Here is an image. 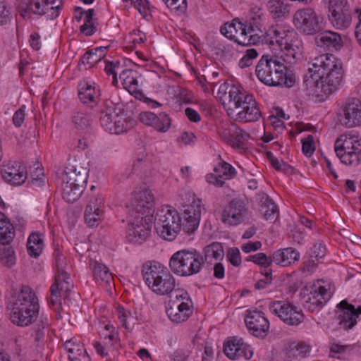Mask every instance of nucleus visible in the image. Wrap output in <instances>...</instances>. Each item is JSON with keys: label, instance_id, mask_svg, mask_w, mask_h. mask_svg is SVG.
Wrapping results in <instances>:
<instances>
[{"label": "nucleus", "instance_id": "obj_34", "mask_svg": "<svg viewBox=\"0 0 361 361\" xmlns=\"http://www.w3.org/2000/svg\"><path fill=\"white\" fill-rule=\"evenodd\" d=\"M107 47H99L87 51L82 57L81 61L88 68L100 61L106 54Z\"/></svg>", "mask_w": 361, "mask_h": 361}, {"label": "nucleus", "instance_id": "obj_64", "mask_svg": "<svg viewBox=\"0 0 361 361\" xmlns=\"http://www.w3.org/2000/svg\"><path fill=\"white\" fill-rule=\"evenodd\" d=\"M68 358L71 361H91L85 349L75 355H70Z\"/></svg>", "mask_w": 361, "mask_h": 361}, {"label": "nucleus", "instance_id": "obj_9", "mask_svg": "<svg viewBox=\"0 0 361 361\" xmlns=\"http://www.w3.org/2000/svg\"><path fill=\"white\" fill-rule=\"evenodd\" d=\"M62 5V0H20L18 8L24 19L31 18L33 13L53 20L59 16Z\"/></svg>", "mask_w": 361, "mask_h": 361}, {"label": "nucleus", "instance_id": "obj_11", "mask_svg": "<svg viewBox=\"0 0 361 361\" xmlns=\"http://www.w3.org/2000/svg\"><path fill=\"white\" fill-rule=\"evenodd\" d=\"M192 301L189 298L188 293L177 289L171 296L166 307V314L169 319L176 323L186 321L192 313Z\"/></svg>", "mask_w": 361, "mask_h": 361}, {"label": "nucleus", "instance_id": "obj_31", "mask_svg": "<svg viewBox=\"0 0 361 361\" xmlns=\"http://www.w3.org/2000/svg\"><path fill=\"white\" fill-rule=\"evenodd\" d=\"M299 253L292 247L278 250L272 255V260L277 265L287 267L299 259Z\"/></svg>", "mask_w": 361, "mask_h": 361}, {"label": "nucleus", "instance_id": "obj_54", "mask_svg": "<svg viewBox=\"0 0 361 361\" xmlns=\"http://www.w3.org/2000/svg\"><path fill=\"white\" fill-rule=\"evenodd\" d=\"M328 8L329 13L350 9L347 0H329Z\"/></svg>", "mask_w": 361, "mask_h": 361}, {"label": "nucleus", "instance_id": "obj_56", "mask_svg": "<svg viewBox=\"0 0 361 361\" xmlns=\"http://www.w3.org/2000/svg\"><path fill=\"white\" fill-rule=\"evenodd\" d=\"M302 150L307 157H310L314 152V137L312 135H309L302 140Z\"/></svg>", "mask_w": 361, "mask_h": 361}, {"label": "nucleus", "instance_id": "obj_1", "mask_svg": "<svg viewBox=\"0 0 361 361\" xmlns=\"http://www.w3.org/2000/svg\"><path fill=\"white\" fill-rule=\"evenodd\" d=\"M184 207L183 224L179 213L171 207L166 206L157 212L154 219V228L161 238L171 241L176 237L181 228L188 235L197 231L202 212H205L202 200L194 199Z\"/></svg>", "mask_w": 361, "mask_h": 361}, {"label": "nucleus", "instance_id": "obj_8", "mask_svg": "<svg viewBox=\"0 0 361 361\" xmlns=\"http://www.w3.org/2000/svg\"><path fill=\"white\" fill-rule=\"evenodd\" d=\"M293 23L304 35H314L322 31L326 25L323 15L312 7L298 9L293 14Z\"/></svg>", "mask_w": 361, "mask_h": 361}, {"label": "nucleus", "instance_id": "obj_36", "mask_svg": "<svg viewBox=\"0 0 361 361\" xmlns=\"http://www.w3.org/2000/svg\"><path fill=\"white\" fill-rule=\"evenodd\" d=\"M90 267L92 270L93 276L96 281H104L110 283L113 277L109 268L104 264L97 261H90Z\"/></svg>", "mask_w": 361, "mask_h": 361}, {"label": "nucleus", "instance_id": "obj_2", "mask_svg": "<svg viewBox=\"0 0 361 361\" xmlns=\"http://www.w3.org/2000/svg\"><path fill=\"white\" fill-rule=\"evenodd\" d=\"M308 65L304 75L307 89L317 88L326 96L338 90L344 74L340 59L331 54H322L313 58Z\"/></svg>", "mask_w": 361, "mask_h": 361}, {"label": "nucleus", "instance_id": "obj_12", "mask_svg": "<svg viewBox=\"0 0 361 361\" xmlns=\"http://www.w3.org/2000/svg\"><path fill=\"white\" fill-rule=\"evenodd\" d=\"M263 13L259 7L255 6L250 8V17L245 23H238L240 30H242L243 40L238 41V44L243 46L256 44L259 42V33L262 30V18Z\"/></svg>", "mask_w": 361, "mask_h": 361}, {"label": "nucleus", "instance_id": "obj_43", "mask_svg": "<svg viewBox=\"0 0 361 361\" xmlns=\"http://www.w3.org/2000/svg\"><path fill=\"white\" fill-rule=\"evenodd\" d=\"M268 6L274 18H279L288 13V9L283 0H269Z\"/></svg>", "mask_w": 361, "mask_h": 361}, {"label": "nucleus", "instance_id": "obj_30", "mask_svg": "<svg viewBox=\"0 0 361 361\" xmlns=\"http://www.w3.org/2000/svg\"><path fill=\"white\" fill-rule=\"evenodd\" d=\"M137 75L135 71L125 69L120 73L119 78L124 88L137 98L142 95V92L138 89Z\"/></svg>", "mask_w": 361, "mask_h": 361}, {"label": "nucleus", "instance_id": "obj_38", "mask_svg": "<svg viewBox=\"0 0 361 361\" xmlns=\"http://www.w3.org/2000/svg\"><path fill=\"white\" fill-rule=\"evenodd\" d=\"M65 173L66 177L63 178L64 180L84 189L87 178V172L85 169L77 171V169H68L66 171Z\"/></svg>", "mask_w": 361, "mask_h": 361}, {"label": "nucleus", "instance_id": "obj_17", "mask_svg": "<svg viewBox=\"0 0 361 361\" xmlns=\"http://www.w3.org/2000/svg\"><path fill=\"white\" fill-rule=\"evenodd\" d=\"M133 217V221L128 225L126 237L130 242L141 244L151 233L152 215Z\"/></svg>", "mask_w": 361, "mask_h": 361}, {"label": "nucleus", "instance_id": "obj_26", "mask_svg": "<svg viewBox=\"0 0 361 361\" xmlns=\"http://www.w3.org/2000/svg\"><path fill=\"white\" fill-rule=\"evenodd\" d=\"M314 40L317 46L336 51L340 50L343 46L341 35L331 30H323L317 33Z\"/></svg>", "mask_w": 361, "mask_h": 361}, {"label": "nucleus", "instance_id": "obj_42", "mask_svg": "<svg viewBox=\"0 0 361 361\" xmlns=\"http://www.w3.org/2000/svg\"><path fill=\"white\" fill-rule=\"evenodd\" d=\"M326 253V248L325 245L320 241L315 243L313 247L310 250V257L311 258L309 260L308 266L314 267L317 264V262L325 256ZM307 265V262L305 264Z\"/></svg>", "mask_w": 361, "mask_h": 361}, {"label": "nucleus", "instance_id": "obj_44", "mask_svg": "<svg viewBox=\"0 0 361 361\" xmlns=\"http://www.w3.org/2000/svg\"><path fill=\"white\" fill-rule=\"evenodd\" d=\"M73 123L79 130H85L91 126V116L84 111H77L72 118Z\"/></svg>", "mask_w": 361, "mask_h": 361}, {"label": "nucleus", "instance_id": "obj_6", "mask_svg": "<svg viewBox=\"0 0 361 361\" xmlns=\"http://www.w3.org/2000/svg\"><path fill=\"white\" fill-rule=\"evenodd\" d=\"M142 274L145 284L157 295H168L176 290L174 276L160 263L144 264Z\"/></svg>", "mask_w": 361, "mask_h": 361}, {"label": "nucleus", "instance_id": "obj_16", "mask_svg": "<svg viewBox=\"0 0 361 361\" xmlns=\"http://www.w3.org/2000/svg\"><path fill=\"white\" fill-rule=\"evenodd\" d=\"M338 121L348 128L361 126V101L355 97L348 98L341 106Z\"/></svg>", "mask_w": 361, "mask_h": 361}, {"label": "nucleus", "instance_id": "obj_13", "mask_svg": "<svg viewBox=\"0 0 361 361\" xmlns=\"http://www.w3.org/2000/svg\"><path fill=\"white\" fill-rule=\"evenodd\" d=\"M68 279V274L58 268L54 282L50 288L51 295L49 300V307L56 312L61 310V298L68 299L70 296L73 286L69 283Z\"/></svg>", "mask_w": 361, "mask_h": 361}, {"label": "nucleus", "instance_id": "obj_21", "mask_svg": "<svg viewBox=\"0 0 361 361\" xmlns=\"http://www.w3.org/2000/svg\"><path fill=\"white\" fill-rule=\"evenodd\" d=\"M247 209L244 202L234 199L224 208L222 213V221L230 226H236L244 221Z\"/></svg>", "mask_w": 361, "mask_h": 361}, {"label": "nucleus", "instance_id": "obj_24", "mask_svg": "<svg viewBox=\"0 0 361 361\" xmlns=\"http://www.w3.org/2000/svg\"><path fill=\"white\" fill-rule=\"evenodd\" d=\"M336 307L338 309V319L341 328L348 330L353 328L357 324V314L355 307L346 300L340 302Z\"/></svg>", "mask_w": 361, "mask_h": 361}, {"label": "nucleus", "instance_id": "obj_52", "mask_svg": "<svg viewBox=\"0 0 361 361\" xmlns=\"http://www.w3.org/2000/svg\"><path fill=\"white\" fill-rule=\"evenodd\" d=\"M258 53L255 49H249L245 51V55L240 59L238 66L241 68H245L253 63V61L257 57Z\"/></svg>", "mask_w": 361, "mask_h": 361}, {"label": "nucleus", "instance_id": "obj_46", "mask_svg": "<svg viewBox=\"0 0 361 361\" xmlns=\"http://www.w3.org/2000/svg\"><path fill=\"white\" fill-rule=\"evenodd\" d=\"M171 126V119L166 113H159L158 115L156 114V119L153 123L152 127L159 131L166 132Z\"/></svg>", "mask_w": 361, "mask_h": 361}, {"label": "nucleus", "instance_id": "obj_55", "mask_svg": "<svg viewBox=\"0 0 361 361\" xmlns=\"http://www.w3.org/2000/svg\"><path fill=\"white\" fill-rule=\"evenodd\" d=\"M168 8L183 13L187 9L186 0H163Z\"/></svg>", "mask_w": 361, "mask_h": 361}, {"label": "nucleus", "instance_id": "obj_19", "mask_svg": "<svg viewBox=\"0 0 361 361\" xmlns=\"http://www.w3.org/2000/svg\"><path fill=\"white\" fill-rule=\"evenodd\" d=\"M235 121L247 123L258 121L261 116V111L254 97L250 94L237 109L232 115H228Z\"/></svg>", "mask_w": 361, "mask_h": 361}, {"label": "nucleus", "instance_id": "obj_28", "mask_svg": "<svg viewBox=\"0 0 361 361\" xmlns=\"http://www.w3.org/2000/svg\"><path fill=\"white\" fill-rule=\"evenodd\" d=\"M288 33H293V30H286L285 28L279 26H272L270 27L264 34L263 32L259 33V36L261 37L259 39V42H264L268 44H274V42L281 47L284 42L286 40V37H288Z\"/></svg>", "mask_w": 361, "mask_h": 361}, {"label": "nucleus", "instance_id": "obj_20", "mask_svg": "<svg viewBox=\"0 0 361 361\" xmlns=\"http://www.w3.org/2000/svg\"><path fill=\"white\" fill-rule=\"evenodd\" d=\"M245 322L249 331L255 337L264 338L269 329V322L262 311H250Z\"/></svg>", "mask_w": 361, "mask_h": 361}, {"label": "nucleus", "instance_id": "obj_35", "mask_svg": "<svg viewBox=\"0 0 361 361\" xmlns=\"http://www.w3.org/2000/svg\"><path fill=\"white\" fill-rule=\"evenodd\" d=\"M44 241L39 233H32L30 235L27 242V253L30 256L37 257L42 252Z\"/></svg>", "mask_w": 361, "mask_h": 361}, {"label": "nucleus", "instance_id": "obj_25", "mask_svg": "<svg viewBox=\"0 0 361 361\" xmlns=\"http://www.w3.org/2000/svg\"><path fill=\"white\" fill-rule=\"evenodd\" d=\"M331 295L327 289L319 281L311 287L310 296L306 302L310 303L309 310L312 312L320 309L330 299Z\"/></svg>", "mask_w": 361, "mask_h": 361}, {"label": "nucleus", "instance_id": "obj_47", "mask_svg": "<svg viewBox=\"0 0 361 361\" xmlns=\"http://www.w3.org/2000/svg\"><path fill=\"white\" fill-rule=\"evenodd\" d=\"M63 347L68 354V356L70 355H75L85 350L83 344L75 337L66 340L63 343Z\"/></svg>", "mask_w": 361, "mask_h": 361}, {"label": "nucleus", "instance_id": "obj_23", "mask_svg": "<svg viewBox=\"0 0 361 361\" xmlns=\"http://www.w3.org/2000/svg\"><path fill=\"white\" fill-rule=\"evenodd\" d=\"M236 176V171L230 164L223 161L215 166L213 173L206 176L207 181L215 186H222L226 180L233 178Z\"/></svg>", "mask_w": 361, "mask_h": 361}, {"label": "nucleus", "instance_id": "obj_7", "mask_svg": "<svg viewBox=\"0 0 361 361\" xmlns=\"http://www.w3.org/2000/svg\"><path fill=\"white\" fill-rule=\"evenodd\" d=\"M203 264V256L195 249L179 250L171 256L169 261L171 271L185 277L200 272Z\"/></svg>", "mask_w": 361, "mask_h": 361}, {"label": "nucleus", "instance_id": "obj_60", "mask_svg": "<svg viewBox=\"0 0 361 361\" xmlns=\"http://www.w3.org/2000/svg\"><path fill=\"white\" fill-rule=\"evenodd\" d=\"M35 170H36V177H35L34 175L31 174L32 180H31L30 183L32 185L36 186V187H40L42 185H44V180L42 178V177L44 176L42 169L37 166L35 169Z\"/></svg>", "mask_w": 361, "mask_h": 361}, {"label": "nucleus", "instance_id": "obj_5", "mask_svg": "<svg viewBox=\"0 0 361 361\" xmlns=\"http://www.w3.org/2000/svg\"><path fill=\"white\" fill-rule=\"evenodd\" d=\"M100 123L107 132L121 134L132 128L135 121L124 113L123 104L120 98H109L104 101L101 111Z\"/></svg>", "mask_w": 361, "mask_h": 361}, {"label": "nucleus", "instance_id": "obj_50", "mask_svg": "<svg viewBox=\"0 0 361 361\" xmlns=\"http://www.w3.org/2000/svg\"><path fill=\"white\" fill-rule=\"evenodd\" d=\"M247 261H251L262 267L267 268L273 262L272 257H268L263 252H259L247 257Z\"/></svg>", "mask_w": 361, "mask_h": 361}, {"label": "nucleus", "instance_id": "obj_10", "mask_svg": "<svg viewBox=\"0 0 361 361\" xmlns=\"http://www.w3.org/2000/svg\"><path fill=\"white\" fill-rule=\"evenodd\" d=\"M334 150L345 165L357 166L361 161V142L355 137L341 135L335 142Z\"/></svg>", "mask_w": 361, "mask_h": 361}, {"label": "nucleus", "instance_id": "obj_59", "mask_svg": "<svg viewBox=\"0 0 361 361\" xmlns=\"http://www.w3.org/2000/svg\"><path fill=\"white\" fill-rule=\"evenodd\" d=\"M11 20V12L6 4L0 2V25L6 24Z\"/></svg>", "mask_w": 361, "mask_h": 361}, {"label": "nucleus", "instance_id": "obj_53", "mask_svg": "<svg viewBox=\"0 0 361 361\" xmlns=\"http://www.w3.org/2000/svg\"><path fill=\"white\" fill-rule=\"evenodd\" d=\"M239 341L237 338H233L224 344V352L228 358L236 359V353L234 349L237 348Z\"/></svg>", "mask_w": 361, "mask_h": 361}, {"label": "nucleus", "instance_id": "obj_49", "mask_svg": "<svg viewBox=\"0 0 361 361\" xmlns=\"http://www.w3.org/2000/svg\"><path fill=\"white\" fill-rule=\"evenodd\" d=\"M102 214V210L93 209L91 206H87L85 211V219L90 226H94L99 220Z\"/></svg>", "mask_w": 361, "mask_h": 361}, {"label": "nucleus", "instance_id": "obj_15", "mask_svg": "<svg viewBox=\"0 0 361 361\" xmlns=\"http://www.w3.org/2000/svg\"><path fill=\"white\" fill-rule=\"evenodd\" d=\"M219 94H222L220 98L228 115L233 114L235 109L250 95L242 87L230 85L226 82L220 86Z\"/></svg>", "mask_w": 361, "mask_h": 361}, {"label": "nucleus", "instance_id": "obj_63", "mask_svg": "<svg viewBox=\"0 0 361 361\" xmlns=\"http://www.w3.org/2000/svg\"><path fill=\"white\" fill-rule=\"evenodd\" d=\"M292 344L295 345V349H297L298 357H305L311 350V347L305 343H293Z\"/></svg>", "mask_w": 361, "mask_h": 361}, {"label": "nucleus", "instance_id": "obj_57", "mask_svg": "<svg viewBox=\"0 0 361 361\" xmlns=\"http://www.w3.org/2000/svg\"><path fill=\"white\" fill-rule=\"evenodd\" d=\"M227 258L234 267H239L241 264L240 253L237 247H232L228 250Z\"/></svg>", "mask_w": 361, "mask_h": 361}, {"label": "nucleus", "instance_id": "obj_32", "mask_svg": "<svg viewBox=\"0 0 361 361\" xmlns=\"http://www.w3.org/2000/svg\"><path fill=\"white\" fill-rule=\"evenodd\" d=\"M328 18L331 25L338 30H345L348 28L352 21L351 11L350 9L336 11L328 14Z\"/></svg>", "mask_w": 361, "mask_h": 361}, {"label": "nucleus", "instance_id": "obj_4", "mask_svg": "<svg viewBox=\"0 0 361 361\" xmlns=\"http://www.w3.org/2000/svg\"><path fill=\"white\" fill-rule=\"evenodd\" d=\"M257 78L269 86L291 87L295 82V76L283 63H280L270 55H263L256 66Z\"/></svg>", "mask_w": 361, "mask_h": 361}, {"label": "nucleus", "instance_id": "obj_29", "mask_svg": "<svg viewBox=\"0 0 361 361\" xmlns=\"http://www.w3.org/2000/svg\"><path fill=\"white\" fill-rule=\"evenodd\" d=\"M280 49L279 55L274 56V59L279 61L280 63H283L286 66L295 64L297 60L300 59L301 54L299 47L288 43L287 40L284 42L283 45Z\"/></svg>", "mask_w": 361, "mask_h": 361}, {"label": "nucleus", "instance_id": "obj_33", "mask_svg": "<svg viewBox=\"0 0 361 361\" xmlns=\"http://www.w3.org/2000/svg\"><path fill=\"white\" fill-rule=\"evenodd\" d=\"M224 255V252L222 244L219 242H214L204 248V263L212 264L214 259H221Z\"/></svg>", "mask_w": 361, "mask_h": 361}, {"label": "nucleus", "instance_id": "obj_51", "mask_svg": "<svg viewBox=\"0 0 361 361\" xmlns=\"http://www.w3.org/2000/svg\"><path fill=\"white\" fill-rule=\"evenodd\" d=\"M16 235L13 225L0 229V245H10Z\"/></svg>", "mask_w": 361, "mask_h": 361}, {"label": "nucleus", "instance_id": "obj_62", "mask_svg": "<svg viewBox=\"0 0 361 361\" xmlns=\"http://www.w3.org/2000/svg\"><path fill=\"white\" fill-rule=\"evenodd\" d=\"M156 119V114L150 111H145L140 114V121L149 126H152L153 123Z\"/></svg>", "mask_w": 361, "mask_h": 361}, {"label": "nucleus", "instance_id": "obj_37", "mask_svg": "<svg viewBox=\"0 0 361 361\" xmlns=\"http://www.w3.org/2000/svg\"><path fill=\"white\" fill-rule=\"evenodd\" d=\"M260 212L266 220L274 219L277 213V206L265 193L260 195Z\"/></svg>", "mask_w": 361, "mask_h": 361}, {"label": "nucleus", "instance_id": "obj_18", "mask_svg": "<svg viewBox=\"0 0 361 361\" xmlns=\"http://www.w3.org/2000/svg\"><path fill=\"white\" fill-rule=\"evenodd\" d=\"M154 212V199L150 190L144 188L136 191L131 204L132 216L152 215Z\"/></svg>", "mask_w": 361, "mask_h": 361}, {"label": "nucleus", "instance_id": "obj_58", "mask_svg": "<svg viewBox=\"0 0 361 361\" xmlns=\"http://www.w3.org/2000/svg\"><path fill=\"white\" fill-rule=\"evenodd\" d=\"M25 106L23 105L13 114V123L14 126L17 128L20 127L23 123L24 122L25 117Z\"/></svg>", "mask_w": 361, "mask_h": 361}, {"label": "nucleus", "instance_id": "obj_14", "mask_svg": "<svg viewBox=\"0 0 361 361\" xmlns=\"http://www.w3.org/2000/svg\"><path fill=\"white\" fill-rule=\"evenodd\" d=\"M269 310L289 326H298L304 320L302 310L288 301H271L269 302Z\"/></svg>", "mask_w": 361, "mask_h": 361}, {"label": "nucleus", "instance_id": "obj_39", "mask_svg": "<svg viewBox=\"0 0 361 361\" xmlns=\"http://www.w3.org/2000/svg\"><path fill=\"white\" fill-rule=\"evenodd\" d=\"M83 190L82 188L77 187L64 179L63 180V198L68 203H73L78 200Z\"/></svg>", "mask_w": 361, "mask_h": 361}, {"label": "nucleus", "instance_id": "obj_48", "mask_svg": "<svg viewBox=\"0 0 361 361\" xmlns=\"http://www.w3.org/2000/svg\"><path fill=\"white\" fill-rule=\"evenodd\" d=\"M240 22L233 21L231 23H226L223 26L221 27L220 31L221 33L230 39H233L235 42L238 43L239 40H243V37L240 35V39L235 38L234 32H237V29L239 28L238 23ZM242 35V32H240Z\"/></svg>", "mask_w": 361, "mask_h": 361}, {"label": "nucleus", "instance_id": "obj_45", "mask_svg": "<svg viewBox=\"0 0 361 361\" xmlns=\"http://www.w3.org/2000/svg\"><path fill=\"white\" fill-rule=\"evenodd\" d=\"M49 325V318L47 317L41 316L34 327L35 341L39 342L44 339L45 332L48 329Z\"/></svg>", "mask_w": 361, "mask_h": 361}, {"label": "nucleus", "instance_id": "obj_27", "mask_svg": "<svg viewBox=\"0 0 361 361\" xmlns=\"http://www.w3.org/2000/svg\"><path fill=\"white\" fill-rule=\"evenodd\" d=\"M100 95L94 82L83 80L78 85L80 100L87 104H97Z\"/></svg>", "mask_w": 361, "mask_h": 361}, {"label": "nucleus", "instance_id": "obj_41", "mask_svg": "<svg viewBox=\"0 0 361 361\" xmlns=\"http://www.w3.org/2000/svg\"><path fill=\"white\" fill-rule=\"evenodd\" d=\"M231 132L233 135L232 147L237 149H244L245 142L250 137L249 133L235 125L232 126Z\"/></svg>", "mask_w": 361, "mask_h": 361}, {"label": "nucleus", "instance_id": "obj_40", "mask_svg": "<svg viewBox=\"0 0 361 361\" xmlns=\"http://www.w3.org/2000/svg\"><path fill=\"white\" fill-rule=\"evenodd\" d=\"M0 262L8 268L16 264V257L12 246L10 245H0Z\"/></svg>", "mask_w": 361, "mask_h": 361}, {"label": "nucleus", "instance_id": "obj_61", "mask_svg": "<svg viewBox=\"0 0 361 361\" xmlns=\"http://www.w3.org/2000/svg\"><path fill=\"white\" fill-rule=\"evenodd\" d=\"M190 351L188 350L178 349L170 355L173 361H185L190 355Z\"/></svg>", "mask_w": 361, "mask_h": 361}, {"label": "nucleus", "instance_id": "obj_22", "mask_svg": "<svg viewBox=\"0 0 361 361\" xmlns=\"http://www.w3.org/2000/svg\"><path fill=\"white\" fill-rule=\"evenodd\" d=\"M3 179L13 185H20L26 178L25 166L20 162H9L4 165L1 171Z\"/></svg>", "mask_w": 361, "mask_h": 361}, {"label": "nucleus", "instance_id": "obj_3", "mask_svg": "<svg viewBox=\"0 0 361 361\" xmlns=\"http://www.w3.org/2000/svg\"><path fill=\"white\" fill-rule=\"evenodd\" d=\"M7 308L11 322L18 326L26 327L38 318L39 304L33 290L28 286H22L15 301Z\"/></svg>", "mask_w": 361, "mask_h": 361}]
</instances>
